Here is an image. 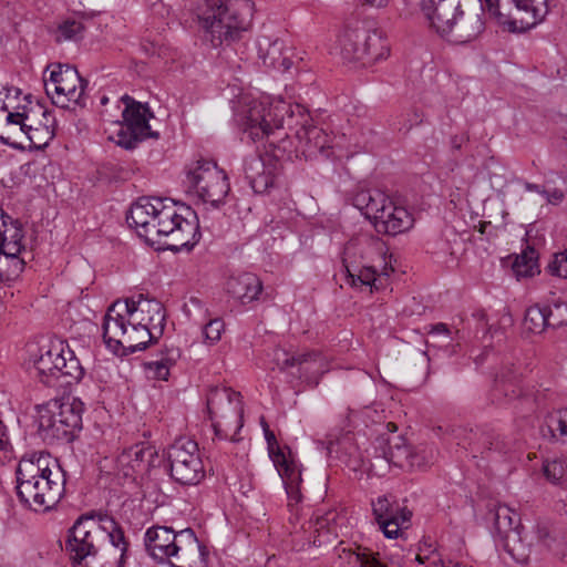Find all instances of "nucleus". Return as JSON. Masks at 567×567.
<instances>
[{"mask_svg":"<svg viewBox=\"0 0 567 567\" xmlns=\"http://www.w3.org/2000/svg\"><path fill=\"white\" fill-rule=\"evenodd\" d=\"M244 104L239 122L244 133L252 142L268 137L274 130L287 127L295 132L298 148L306 157L330 156V136L322 128L312 125V118L303 105L292 104L280 96L245 100Z\"/></svg>","mask_w":567,"mask_h":567,"instance_id":"obj_1","label":"nucleus"},{"mask_svg":"<svg viewBox=\"0 0 567 567\" xmlns=\"http://www.w3.org/2000/svg\"><path fill=\"white\" fill-rule=\"evenodd\" d=\"M126 219L146 240L166 237L165 244L173 251L190 250L200 239L196 213L169 198L140 197Z\"/></svg>","mask_w":567,"mask_h":567,"instance_id":"obj_2","label":"nucleus"},{"mask_svg":"<svg viewBox=\"0 0 567 567\" xmlns=\"http://www.w3.org/2000/svg\"><path fill=\"white\" fill-rule=\"evenodd\" d=\"M103 534L110 545L99 556L101 567H123L128 548L122 526L113 516L101 511L82 514L68 530L65 551L73 565L96 557Z\"/></svg>","mask_w":567,"mask_h":567,"instance_id":"obj_3","label":"nucleus"},{"mask_svg":"<svg viewBox=\"0 0 567 567\" xmlns=\"http://www.w3.org/2000/svg\"><path fill=\"white\" fill-rule=\"evenodd\" d=\"M49 456L21 460L17 467V494L21 503L34 512L52 509L64 494V473L55 463L53 472L47 461Z\"/></svg>","mask_w":567,"mask_h":567,"instance_id":"obj_4","label":"nucleus"},{"mask_svg":"<svg viewBox=\"0 0 567 567\" xmlns=\"http://www.w3.org/2000/svg\"><path fill=\"white\" fill-rule=\"evenodd\" d=\"M252 13L250 0H210L207 10L199 16L205 40L217 48L239 39L250 27Z\"/></svg>","mask_w":567,"mask_h":567,"instance_id":"obj_5","label":"nucleus"},{"mask_svg":"<svg viewBox=\"0 0 567 567\" xmlns=\"http://www.w3.org/2000/svg\"><path fill=\"white\" fill-rule=\"evenodd\" d=\"M421 9L430 27L455 43L470 42L483 30L478 16L464 17L462 0H423Z\"/></svg>","mask_w":567,"mask_h":567,"instance_id":"obj_6","label":"nucleus"},{"mask_svg":"<svg viewBox=\"0 0 567 567\" xmlns=\"http://www.w3.org/2000/svg\"><path fill=\"white\" fill-rule=\"evenodd\" d=\"M354 206L372 221L375 230L395 236L413 227V215L381 190H361L354 196Z\"/></svg>","mask_w":567,"mask_h":567,"instance_id":"obj_7","label":"nucleus"},{"mask_svg":"<svg viewBox=\"0 0 567 567\" xmlns=\"http://www.w3.org/2000/svg\"><path fill=\"white\" fill-rule=\"evenodd\" d=\"M65 357L62 342L52 343L48 349H41L40 357L34 361V370L39 380L48 386H63L78 383L84 375V370L78 358L68 349Z\"/></svg>","mask_w":567,"mask_h":567,"instance_id":"obj_8","label":"nucleus"},{"mask_svg":"<svg viewBox=\"0 0 567 567\" xmlns=\"http://www.w3.org/2000/svg\"><path fill=\"white\" fill-rule=\"evenodd\" d=\"M185 184L189 193L214 208L224 204L230 189L226 173L207 159L197 161L188 168Z\"/></svg>","mask_w":567,"mask_h":567,"instance_id":"obj_9","label":"nucleus"},{"mask_svg":"<svg viewBox=\"0 0 567 567\" xmlns=\"http://www.w3.org/2000/svg\"><path fill=\"white\" fill-rule=\"evenodd\" d=\"M171 478L182 486H195L206 475L196 441L182 436L176 439L166 450Z\"/></svg>","mask_w":567,"mask_h":567,"instance_id":"obj_10","label":"nucleus"},{"mask_svg":"<svg viewBox=\"0 0 567 567\" xmlns=\"http://www.w3.org/2000/svg\"><path fill=\"white\" fill-rule=\"evenodd\" d=\"M49 78L44 76L47 95L52 103L62 109L85 106V89L87 82L78 70L69 64L54 63L48 66Z\"/></svg>","mask_w":567,"mask_h":567,"instance_id":"obj_11","label":"nucleus"},{"mask_svg":"<svg viewBox=\"0 0 567 567\" xmlns=\"http://www.w3.org/2000/svg\"><path fill=\"white\" fill-rule=\"evenodd\" d=\"M340 54L344 61L377 62L386 58L390 47L380 30L347 28L339 38Z\"/></svg>","mask_w":567,"mask_h":567,"instance_id":"obj_12","label":"nucleus"},{"mask_svg":"<svg viewBox=\"0 0 567 567\" xmlns=\"http://www.w3.org/2000/svg\"><path fill=\"white\" fill-rule=\"evenodd\" d=\"M102 328L104 342L115 354H132L142 351L158 336L155 330L128 326L121 315H116L114 319H112V315H105Z\"/></svg>","mask_w":567,"mask_h":567,"instance_id":"obj_13","label":"nucleus"},{"mask_svg":"<svg viewBox=\"0 0 567 567\" xmlns=\"http://www.w3.org/2000/svg\"><path fill=\"white\" fill-rule=\"evenodd\" d=\"M487 519L493 522L494 537L517 561L527 558V546L522 538V525L518 514L505 504L489 507Z\"/></svg>","mask_w":567,"mask_h":567,"instance_id":"obj_14","label":"nucleus"},{"mask_svg":"<svg viewBox=\"0 0 567 567\" xmlns=\"http://www.w3.org/2000/svg\"><path fill=\"white\" fill-rule=\"evenodd\" d=\"M548 12V0H503L492 17L508 31L524 32L539 24Z\"/></svg>","mask_w":567,"mask_h":567,"instance_id":"obj_15","label":"nucleus"},{"mask_svg":"<svg viewBox=\"0 0 567 567\" xmlns=\"http://www.w3.org/2000/svg\"><path fill=\"white\" fill-rule=\"evenodd\" d=\"M105 315H116L126 320L128 326H140L155 330L157 334L163 333L165 326V311L163 305L155 299H145L140 296L138 300L125 299L115 301Z\"/></svg>","mask_w":567,"mask_h":567,"instance_id":"obj_16","label":"nucleus"},{"mask_svg":"<svg viewBox=\"0 0 567 567\" xmlns=\"http://www.w3.org/2000/svg\"><path fill=\"white\" fill-rule=\"evenodd\" d=\"M24 231L22 224L0 207V276H18L24 262L19 258L23 250Z\"/></svg>","mask_w":567,"mask_h":567,"instance_id":"obj_17","label":"nucleus"},{"mask_svg":"<svg viewBox=\"0 0 567 567\" xmlns=\"http://www.w3.org/2000/svg\"><path fill=\"white\" fill-rule=\"evenodd\" d=\"M207 411L213 425H218L225 421L244 425L245 422H251L245 417L241 394L231 388L214 386L209 389L206 396Z\"/></svg>","mask_w":567,"mask_h":567,"instance_id":"obj_18","label":"nucleus"},{"mask_svg":"<svg viewBox=\"0 0 567 567\" xmlns=\"http://www.w3.org/2000/svg\"><path fill=\"white\" fill-rule=\"evenodd\" d=\"M267 442V450L279 476L281 477L289 498L299 502L301 494L299 484L301 483V472L296 463L289 458L290 449L287 445L281 446L276 434L270 427H262Z\"/></svg>","mask_w":567,"mask_h":567,"instance_id":"obj_19","label":"nucleus"},{"mask_svg":"<svg viewBox=\"0 0 567 567\" xmlns=\"http://www.w3.org/2000/svg\"><path fill=\"white\" fill-rule=\"evenodd\" d=\"M399 427H386V431L378 435L372 447L375 453L381 452L393 465L399 467L420 466L421 462L414 447L408 442L403 433L398 432Z\"/></svg>","mask_w":567,"mask_h":567,"instance_id":"obj_20","label":"nucleus"},{"mask_svg":"<svg viewBox=\"0 0 567 567\" xmlns=\"http://www.w3.org/2000/svg\"><path fill=\"white\" fill-rule=\"evenodd\" d=\"M275 360L281 370L296 368V372L291 371V374L312 386L317 385L319 378L328 371L326 360L318 352L291 355L285 350L278 349L275 351Z\"/></svg>","mask_w":567,"mask_h":567,"instance_id":"obj_21","label":"nucleus"},{"mask_svg":"<svg viewBox=\"0 0 567 567\" xmlns=\"http://www.w3.org/2000/svg\"><path fill=\"white\" fill-rule=\"evenodd\" d=\"M83 403L78 399L52 400L35 408L38 425H81Z\"/></svg>","mask_w":567,"mask_h":567,"instance_id":"obj_22","label":"nucleus"},{"mask_svg":"<svg viewBox=\"0 0 567 567\" xmlns=\"http://www.w3.org/2000/svg\"><path fill=\"white\" fill-rule=\"evenodd\" d=\"M208 551L198 540L192 528L178 532L171 548L169 560L172 567H205Z\"/></svg>","mask_w":567,"mask_h":567,"instance_id":"obj_23","label":"nucleus"},{"mask_svg":"<svg viewBox=\"0 0 567 567\" xmlns=\"http://www.w3.org/2000/svg\"><path fill=\"white\" fill-rule=\"evenodd\" d=\"M372 252L378 255V261L381 266V270L379 271L377 266H365L360 269L358 275H352L349 272L351 277V284L353 286H367L371 288L379 289L382 285V277H388L392 271V266L386 261L388 247L385 243L379 238H371L369 241V250L367 255L369 257L372 256Z\"/></svg>","mask_w":567,"mask_h":567,"instance_id":"obj_24","label":"nucleus"},{"mask_svg":"<svg viewBox=\"0 0 567 567\" xmlns=\"http://www.w3.org/2000/svg\"><path fill=\"white\" fill-rule=\"evenodd\" d=\"M277 164L260 155L247 156L244 161L245 176L256 194H264L275 182Z\"/></svg>","mask_w":567,"mask_h":567,"instance_id":"obj_25","label":"nucleus"},{"mask_svg":"<svg viewBox=\"0 0 567 567\" xmlns=\"http://www.w3.org/2000/svg\"><path fill=\"white\" fill-rule=\"evenodd\" d=\"M504 395L506 401L513 404L518 412L533 410L535 401L528 394H520L518 377L512 370L497 374L493 390V399L499 400Z\"/></svg>","mask_w":567,"mask_h":567,"instance_id":"obj_26","label":"nucleus"},{"mask_svg":"<svg viewBox=\"0 0 567 567\" xmlns=\"http://www.w3.org/2000/svg\"><path fill=\"white\" fill-rule=\"evenodd\" d=\"M156 455L157 452L153 446L137 443L125 449L117 456V467L125 477H134L135 474L147 471Z\"/></svg>","mask_w":567,"mask_h":567,"instance_id":"obj_27","label":"nucleus"},{"mask_svg":"<svg viewBox=\"0 0 567 567\" xmlns=\"http://www.w3.org/2000/svg\"><path fill=\"white\" fill-rule=\"evenodd\" d=\"M177 536L178 532L172 527H150L144 537L145 549L154 560L164 564L169 560L171 548Z\"/></svg>","mask_w":567,"mask_h":567,"instance_id":"obj_28","label":"nucleus"},{"mask_svg":"<svg viewBox=\"0 0 567 567\" xmlns=\"http://www.w3.org/2000/svg\"><path fill=\"white\" fill-rule=\"evenodd\" d=\"M125 107L122 111L123 121L126 122L143 141L148 137H158L157 133L151 131L148 124L152 114L146 105L136 102L128 95H123L120 100Z\"/></svg>","mask_w":567,"mask_h":567,"instance_id":"obj_29","label":"nucleus"},{"mask_svg":"<svg viewBox=\"0 0 567 567\" xmlns=\"http://www.w3.org/2000/svg\"><path fill=\"white\" fill-rule=\"evenodd\" d=\"M227 291L243 305H246L258 299L262 291V284L255 274L244 272L228 279Z\"/></svg>","mask_w":567,"mask_h":567,"instance_id":"obj_30","label":"nucleus"},{"mask_svg":"<svg viewBox=\"0 0 567 567\" xmlns=\"http://www.w3.org/2000/svg\"><path fill=\"white\" fill-rule=\"evenodd\" d=\"M259 55L266 66L279 71H288L292 65L290 49L285 48L281 40L266 43L259 42Z\"/></svg>","mask_w":567,"mask_h":567,"instance_id":"obj_31","label":"nucleus"},{"mask_svg":"<svg viewBox=\"0 0 567 567\" xmlns=\"http://www.w3.org/2000/svg\"><path fill=\"white\" fill-rule=\"evenodd\" d=\"M28 120L24 112H8L6 123L0 127V142L14 150H23L25 145L19 138L23 136Z\"/></svg>","mask_w":567,"mask_h":567,"instance_id":"obj_32","label":"nucleus"},{"mask_svg":"<svg viewBox=\"0 0 567 567\" xmlns=\"http://www.w3.org/2000/svg\"><path fill=\"white\" fill-rule=\"evenodd\" d=\"M338 518L339 514L336 511H330L324 515H318L315 522H310L313 533L316 534L311 542L315 546L331 544L337 539Z\"/></svg>","mask_w":567,"mask_h":567,"instance_id":"obj_33","label":"nucleus"},{"mask_svg":"<svg viewBox=\"0 0 567 567\" xmlns=\"http://www.w3.org/2000/svg\"><path fill=\"white\" fill-rule=\"evenodd\" d=\"M352 432H343L342 427H333V433L327 434L324 440H319L318 442L324 446L327 453L331 455L332 453H339L342 450L348 451L352 445Z\"/></svg>","mask_w":567,"mask_h":567,"instance_id":"obj_34","label":"nucleus"},{"mask_svg":"<svg viewBox=\"0 0 567 567\" xmlns=\"http://www.w3.org/2000/svg\"><path fill=\"white\" fill-rule=\"evenodd\" d=\"M547 306L540 307L538 305L530 306L525 313L524 327L533 333H540L546 327L549 326V318L547 316Z\"/></svg>","mask_w":567,"mask_h":567,"instance_id":"obj_35","label":"nucleus"},{"mask_svg":"<svg viewBox=\"0 0 567 567\" xmlns=\"http://www.w3.org/2000/svg\"><path fill=\"white\" fill-rule=\"evenodd\" d=\"M114 125L115 128L110 135V140L117 145L126 150H131L136 147L137 144L143 141L126 122L116 121Z\"/></svg>","mask_w":567,"mask_h":567,"instance_id":"obj_36","label":"nucleus"},{"mask_svg":"<svg viewBox=\"0 0 567 567\" xmlns=\"http://www.w3.org/2000/svg\"><path fill=\"white\" fill-rule=\"evenodd\" d=\"M39 435L49 445L71 444L78 439L74 431H69L65 427H39Z\"/></svg>","mask_w":567,"mask_h":567,"instance_id":"obj_37","label":"nucleus"},{"mask_svg":"<svg viewBox=\"0 0 567 567\" xmlns=\"http://www.w3.org/2000/svg\"><path fill=\"white\" fill-rule=\"evenodd\" d=\"M566 463L560 458L545 460L542 472L545 478L553 485L563 486L565 484Z\"/></svg>","mask_w":567,"mask_h":567,"instance_id":"obj_38","label":"nucleus"},{"mask_svg":"<svg viewBox=\"0 0 567 567\" xmlns=\"http://www.w3.org/2000/svg\"><path fill=\"white\" fill-rule=\"evenodd\" d=\"M411 516V512H403L401 518H386V520H380L378 525L386 538H398L400 533L409 527Z\"/></svg>","mask_w":567,"mask_h":567,"instance_id":"obj_39","label":"nucleus"},{"mask_svg":"<svg viewBox=\"0 0 567 567\" xmlns=\"http://www.w3.org/2000/svg\"><path fill=\"white\" fill-rule=\"evenodd\" d=\"M84 25L75 19L65 20L56 30V41H78L83 38Z\"/></svg>","mask_w":567,"mask_h":567,"instance_id":"obj_40","label":"nucleus"},{"mask_svg":"<svg viewBox=\"0 0 567 567\" xmlns=\"http://www.w3.org/2000/svg\"><path fill=\"white\" fill-rule=\"evenodd\" d=\"M535 251L530 250L528 254L523 252L520 256H517L513 264V271L515 272L517 278H526L534 276L537 264L536 258L534 256Z\"/></svg>","mask_w":567,"mask_h":567,"instance_id":"obj_41","label":"nucleus"},{"mask_svg":"<svg viewBox=\"0 0 567 567\" xmlns=\"http://www.w3.org/2000/svg\"><path fill=\"white\" fill-rule=\"evenodd\" d=\"M392 461H390L385 455L381 452L375 453L373 451V458L365 464L362 462L360 467L369 473V475L382 477L386 475L390 471Z\"/></svg>","mask_w":567,"mask_h":567,"instance_id":"obj_42","label":"nucleus"},{"mask_svg":"<svg viewBox=\"0 0 567 567\" xmlns=\"http://www.w3.org/2000/svg\"><path fill=\"white\" fill-rule=\"evenodd\" d=\"M29 141V146H33L35 148H41L45 146L49 140L52 138V132L49 131L48 127L39 128L32 127L25 122V130L23 132V136Z\"/></svg>","mask_w":567,"mask_h":567,"instance_id":"obj_43","label":"nucleus"},{"mask_svg":"<svg viewBox=\"0 0 567 567\" xmlns=\"http://www.w3.org/2000/svg\"><path fill=\"white\" fill-rule=\"evenodd\" d=\"M225 331V323L221 319L215 318L209 320L203 328V336L205 343L215 344L217 343L221 334Z\"/></svg>","mask_w":567,"mask_h":567,"instance_id":"obj_44","label":"nucleus"},{"mask_svg":"<svg viewBox=\"0 0 567 567\" xmlns=\"http://www.w3.org/2000/svg\"><path fill=\"white\" fill-rule=\"evenodd\" d=\"M547 311L550 327L557 328L567 324V302H554L551 306H547Z\"/></svg>","mask_w":567,"mask_h":567,"instance_id":"obj_45","label":"nucleus"},{"mask_svg":"<svg viewBox=\"0 0 567 567\" xmlns=\"http://www.w3.org/2000/svg\"><path fill=\"white\" fill-rule=\"evenodd\" d=\"M151 359L155 360L158 363H164L166 368L172 369L177 361L181 359V351L175 347H166L164 350L159 351L156 355Z\"/></svg>","mask_w":567,"mask_h":567,"instance_id":"obj_46","label":"nucleus"},{"mask_svg":"<svg viewBox=\"0 0 567 567\" xmlns=\"http://www.w3.org/2000/svg\"><path fill=\"white\" fill-rule=\"evenodd\" d=\"M144 369L150 378L164 381L168 379L171 372V369L166 368L164 363H158L153 359L144 362Z\"/></svg>","mask_w":567,"mask_h":567,"instance_id":"obj_47","label":"nucleus"},{"mask_svg":"<svg viewBox=\"0 0 567 567\" xmlns=\"http://www.w3.org/2000/svg\"><path fill=\"white\" fill-rule=\"evenodd\" d=\"M548 269L551 275L567 279V251L556 254L549 262Z\"/></svg>","mask_w":567,"mask_h":567,"instance_id":"obj_48","label":"nucleus"},{"mask_svg":"<svg viewBox=\"0 0 567 567\" xmlns=\"http://www.w3.org/2000/svg\"><path fill=\"white\" fill-rule=\"evenodd\" d=\"M374 414H378L377 410H373L369 406H365L364 409H362L360 411H354V410L349 409L348 421L350 423H358V422L367 423L368 420H370L372 423H380V421H378L373 417Z\"/></svg>","mask_w":567,"mask_h":567,"instance_id":"obj_49","label":"nucleus"},{"mask_svg":"<svg viewBox=\"0 0 567 567\" xmlns=\"http://www.w3.org/2000/svg\"><path fill=\"white\" fill-rule=\"evenodd\" d=\"M543 197L548 204L557 206L564 202L565 193L560 188L545 189Z\"/></svg>","mask_w":567,"mask_h":567,"instance_id":"obj_50","label":"nucleus"},{"mask_svg":"<svg viewBox=\"0 0 567 567\" xmlns=\"http://www.w3.org/2000/svg\"><path fill=\"white\" fill-rule=\"evenodd\" d=\"M392 502L386 496H380L375 502L372 503L373 515L377 518L383 517L382 514H386V509L391 506Z\"/></svg>","mask_w":567,"mask_h":567,"instance_id":"obj_51","label":"nucleus"},{"mask_svg":"<svg viewBox=\"0 0 567 567\" xmlns=\"http://www.w3.org/2000/svg\"><path fill=\"white\" fill-rule=\"evenodd\" d=\"M403 512H410L405 507H400L399 504L392 503L391 506L386 509V514H382L383 517L377 518V523H380V520H386V518H401L403 516Z\"/></svg>","mask_w":567,"mask_h":567,"instance_id":"obj_52","label":"nucleus"},{"mask_svg":"<svg viewBox=\"0 0 567 567\" xmlns=\"http://www.w3.org/2000/svg\"><path fill=\"white\" fill-rule=\"evenodd\" d=\"M547 425H567V409L558 410L547 416Z\"/></svg>","mask_w":567,"mask_h":567,"instance_id":"obj_53","label":"nucleus"},{"mask_svg":"<svg viewBox=\"0 0 567 567\" xmlns=\"http://www.w3.org/2000/svg\"><path fill=\"white\" fill-rule=\"evenodd\" d=\"M545 430L543 432L544 436L549 435L556 441L567 442V427H545Z\"/></svg>","mask_w":567,"mask_h":567,"instance_id":"obj_54","label":"nucleus"},{"mask_svg":"<svg viewBox=\"0 0 567 567\" xmlns=\"http://www.w3.org/2000/svg\"><path fill=\"white\" fill-rule=\"evenodd\" d=\"M429 333L430 334H446L447 336L450 333V329H449L447 324L439 322V323L431 326Z\"/></svg>","mask_w":567,"mask_h":567,"instance_id":"obj_55","label":"nucleus"},{"mask_svg":"<svg viewBox=\"0 0 567 567\" xmlns=\"http://www.w3.org/2000/svg\"><path fill=\"white\" fill-rule=\"evenodd\" d=\"M502 2L503 0H485L486 9L491 17L498 10V4L501 6Z\"/></svg>","mask_w":567,"mask_h":567,"instance_id":"obj_56","label":"nucleus"},{"mask_svg":"<svg viewBox=\"0 0 567 567\" xmlns=\"http://www.w3.org/2000/svg\"><path fill=\"white\" fill-rule=\"evenodd\" d=\"M214 439L218 440H228L229 434L227 433V427H210Z\"/></svg>","mask_w":567,"mask_h":567,"instance_id":"obj_57","label":"nucleus"},{"mask_svg":"<svg viewBox=\"0 0 567 567\" xmlns=\"http://www.w3.org/2000/svg\"><path fill=\"white\" fill-rule=\"evenodd\" d=\"M524 187L527 192L537 193L542 196H544V194H545V188H543L542 186L534 184V183L525 182Z\"/></svg>","mask_w":567,"mask_h":567,"instance_id":"obj_58","label":"nucleus"},{"mask_svg":"<svg viewBox=\"0 0 567 567\" xmlns=\"http://www.w3.org/2000/svg\"><path fill=\"white\" fill-rule=\"evenodd\" d=\"M9 444V439L4 432V427H0V451L7 450Z\"/></svg>","mask_w":567,"mask_h":567,"instance_id":"obj_59","label":"nucleus"},{"mask_svg":"<svg viewBox=\"0 0 567 567\" xmlns=\"http://www.w3.org/2000/svg\"><path fill=\"white\" fill-rule=\"evenodd\" d=\"M365 4L373 8H384L388 6L389 0H363Z\"/></svg>","mask_w":567,"mask_h":567,"instance_id":"obj_60","label":"nucleus"},{"mask_svg":"<svg viewBox=\"0 0 567 567\" xmlns=\"http://www.w3.org/2000/svg\"><path fill=\"white\" fill-rule=\"evenodd\" d=\"M432 567H466V566L458 564V563H456V564H452L451 561L444 563L443 560L439 559V561H436V560L432 561Z\"/></svg>","mask_w":567,"mask_h":567,"instance_id":"obj_61","label":"nucleus"},{"mask_svg":"<svg viewBox=\"0 0 567 567\" xmlns=\"http://www.w3.org/2000/svg\"><path fill=\"white\" fill-rule=\"evenodd\" d=\"M408 115H410V113H408ZM411 115H412L413 117L410 120V122H411V123H410V125L406 127V130L411 128V127H412V125L417 124V123H420V122L422 121V120H421V117H420V115L417 114V112H416V111H411Z\"/></svg>","mask_w":567,"mask_h":567,"instance_id":"obj_62","label":"nucleus"},{"mask_svg":"<svg viewBox=\"0 0 567 567\" xmlns=\"http://www.w3.org/2000/svg\"><path fill=\"white\" fill-rule=\"evenodd\" d=\"M240 429L241 427H233V434L228 436L231 442H239L241 440V436L239 435Z\"/></svg>","mask_w":567,"mask_h":567,"instance_id":"obj_63","label":"nucleus"},{"mask_svg":"<svg viewBox=\"0 0 567 567\" xmlns=\"http://www.w3.org/2000/svg\"><path fill=\"white\" fill-rule=\"evenodd\" d=\"M429 559H430V556H427V555L423 556L421 554H417L415 556V560L419 561L420 564H425V561L429 560Z\"/></svg>","mask_w":567,"mask_h":567,"instance_id":"obj_64","label":"nucleus"}]
</instances>
